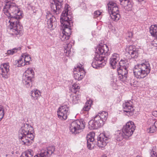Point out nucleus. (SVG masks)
Instances as JSON below:
<instances>
[{
    "mask_svg": "<svg viewBox=\"0 0 157 157\" xmlns=\"http://www.w3.org/2000/svg\"><path fill=\"white\" fill-rule=\"evenodd\" d=\"M3 13L10 18L9 28L16 35H20L22 26L19 20L22 17V13L14 3H7L3 8Z\"/></svg>",
    "mask_w": 157,
    "mask_h": 157,
    "instance_id": "1",
    "label": "nucleus"
},
{
    "mask_svg": "<svg viewBox=\"0 0 157 157\" xmlns=\"http://www.w3.org/2000/svg\"><path fill=\"white\" fill-rule=\"evenodd\" d=\"M70 9L69 6L66 5L61 16L60 22L63 29L60 38L62 41L68 40L71 33V28L73 25V22L72 21L71 13Z\"/></svg>",
    "mask_w": 157,
    "mask_h": 157,
    "instance_id": "2",
    "label": "nucleus"
},
{
    "mask_svg": "<svg viewBox=\"0 0 157 157\" xmlns=\"http://www.w3.org/2000/svg\"><path fill=\"white\" fill-rule=\"evenodd\" d=\"M94 59L92 63L93 67L98 68L104 66L106 63V57L103 55L107 56L109 55L108 46L105 44L100 45L96 49Z\"/></svg>",
    "mask_w": 157,
    "mask_h": 157,
    "instance_id": "3",
    "label": "nucleus"
},
{
    "mask_svg": "<svg viewBox=\"0 0 157 157\" xmlns=\"http://www.w3.org/2000/svg\"><path fill=\"white\" fill-rule=\"evenodd\" d=\"M33 130L32 127L27 124L20 129L18 137L23 144L29 145L32 143L34 137L32 132Z\"/></svg>",
    "mask_w": 157,
    "mask_h": 157,
    "instance_id": "4",
    "label": "nucleus"
},
{
    "mask_svg": "<svg viewBox=\"0 0 157 157\" xmlns=\"http://www.w3.org/2000/svg\"><path fill=\"white\" fill-rule=\"evenodd\" d=\"M108 113L105 111L100 112L94 117V120L89 122V128L90 129H97L102 126L107 120Z\"/></svg>",
    "mask_w": 157,
    "mask_h": 157,
    "instance_id": "5",
    "label": "nucleus"
},
{
    "mask_svg": "<svg viewBox=\"0 0 157 157\" xmlns=\"http://www.w3.org/2000/svg\"><path fill=\"white\" fill-rule=\"evenodd\" d=\"M150 64L148 62L138 64L133 68V72L135 77L139 79L144 78L150 73Z\"/></svg>",
    "mask_w": 157,
    "mask_h": 157,
    "instance_id": "6",
    "label": "nucleus"
},
{
    "mask_svg": "<svg viewBox=\"0 0 157 157\" xmlns=\"http://www.w3.org/2000/svg\"><path fill=\"white\" fill-rule=\"evenodd\" d=\"M34 73L31 68H28L24 73L22 77V82L28 88L32 86V82L34 77Z\"/></svg>",
    "mask_w": 157,
    "mask_h": 157,
    "instance_id": "7",
    "label": "nucleus"
},
{
    "mask_svg": "<svg viewBox=\"0 0 157 157\" xmlns=\"http://www.w3.org/2000/svg\"><path fill=\"white\" fill-rule=\"evenodd\" d=\"M108 10L111 19L113 21H117L120 17L119 13V9L116 4L113 2H109L108 4Z\"/></svg>",
    "mask_w": 157,
    "mask_h": 157,
    "instance_id": "8",
    "label": "nucleus"
},
{
    "mask_svg": "<svg viewBox=\"0 0 157 157\" xmlns=\"http://www.w3.org/2000/svg\"><path fill=\"white\" fill-rule=\"evenodd\" d=\"M85 127V122L82 120H77L71 122L70 125V130L72 133L76 134Z\"/></svg>",
    "mask_w": 157,
    "mask_h": 157,
    "instance_id": "9",
    "label": "nucleus"
},
{
    "mask_svg": "<svg viewBox=\"0 0 157 157\" xmlns=\"http://www.w3.org/2000/svg\"><path fill=\"white\" fill-rule=\"evenodd\" d=\"M69 105L67 102H65L59 107L57 111L58 117L61 120H65L69 113Z\"/></svg>",
    "mask_w": 157,
    "mask_h": 157,
    "instance_id": "10",
    "label": "nucleus"
},
{
    "mask_svg": "<svg viewBox=\"0 0 157 157\" xmlns=\"http://www.w3.org/2000/svg\"><path fill=\"white\" fill-rule=\"evenodd\" d=\"M136 126L133 122L129 121L124 126L122 132L125 135V139H128L133 134L135 129Z\"/></svg>",
    "mask_w": 157,
    "mask_h": 157,
    "instance_id": "11",
    "label": "nucleus"
},
{
    "mask_svg": "<svg viewBox=\"0 0 157 157\" xmlns=\"http://www.w3.org/2000/svg\"><path fill=\"white\" fill-rule=\"evenodd\" d=\"M111 136L109 132H105L101 135L98 138L97 144L100 148H104L110 141Z\"/></svg>",
    "mask_w": 157,
    "mask_h": 157,
    "instance_id": "12",
    "label": "nucleus"
},
{
    "mask_svg": "<svg viewBox=\"0 0 157 157\" xmlns=\"http://www.w3.org/2000/svg\"><path fill=\"white\" fill-rule=\"evenodd\" d=\"M85 72L81 64L77 65L74 69V77L76 80L79 81L82 79L85 75Z\"/></svg>",
    "mask_w": 157,
    "mask_h": 157,
    "instance_id": "13",
    "label": "nucleus"
},
{
    "mask_svg": "<svg viewBox=\"0 0 157 157\" xmlns=\"http://www.w3.org/2000/svg\"><path fill=\"white\" fill-rule=\"evenodd\" d=\"M50 4L51 9L56 14H59L62 7L63 0H52Z\"/></svg>",
    "mask_w": 157,
    "mask_h": 157,
    "instance_id": "14",
    "label": "nucleus"
},
{
    "mask_svg": "<svg viewBox=\"0 0 157 157\" xmlns=\"http://www.w3.org/2000/svg\"><path fill=\"white\" fill-rule=\"evenodd\" d=\"M133 103L131 100L125 102L123 104L124 111L126 112L128 116L132 115L134 113V110L132 106Z\"/></svg>",
    "mask_w": 157,
    "mask_h": 157,
    "instance_id": "15",
    "label": "nucleus"
},
{
    "mask_svg": "<svg viewBox=\"0 0 157 157\" xmlns=\"http://www.w3.org/2000/svg\"><path fill=\"white\" fill-rule=\"evenodd\" d=\"M55 149L54 146H49L47 149L42 150L40 154L35 155L34 157H48L53 153Z\"/></svg>",
    "mask_w": 157,
    "mask_h": 157,
    "instance_id": "16",
    "label": "nucleus"
},
{
    "mask_svg": "<svg viewBox=\"0 0 157 157\" xmlns=\"http://www.w3.org/2000/svg\"><path fill=\"white\" fill-rule=\"evenodd\" d=\"M46 18L48 19L47 24L49 28L52 30L54 29L56 27L57 22L55 17L49 13L46 15Z\"/></svg>",
    "mask_w": 157,
    "mask_h": 157,
    "instance_id": "17",
    "label": "nucleus"
},
{
    "mask_svg": "<svg viewBox=\"0 0 157 157\" xmlns=\"http://www.w3.org/2000/svg\"><path fill=\"white\" fill-rule=\"evenodd\" d=\"M9 64L8 63H3L1 65L0 67V74L2 77L7 78L9 76L8 73L9 71Z\"/></svg>",
    "mask_w": 157,
    "mask_h": 157,
    "instance_id": "18",
    "label": "nucleus"
},
{
    "mask_svg": "<svg viewBox=\"0 0 157 157\" xmlns=\"http://www.w3.org/2000/svg\"><path fill=\"white\" fill-rule=\"evenodd\" d=\"M120 57L119 54L117 53H113L110 59V64L113 69H115L118 67L119 61Z\"/></svg>",
    "mask_w": 157,
    "mask_h": 157,
    "instance_id": "19",
    "label": "nucleus"
},
{
    "mask_svg": "<svg viewBox=\"0 0 157 157\" xmlns=\"http://www.w3.org/2000/svg\"><path fill=\"white\" fill-rule=\"evenodd\" d=\"M127 68H117V71L118 75V78L119 79L122 81H126L128 77Z\"/></svg>",
    "mask_w": 157,
    "mask_h": 157,
    "instance_id": "20",
    "label": "nucleus"
},
{
    "mask_svg": "<svg viewBox=\"0 0 157 157\" xmlns=\"http://www.w3.org/2000/svg\"><path fill=\"white\" fill-rule=\"evenodd\" d=\"M126 51L131 56L132 58H136L138 56V49L133 46H127L126 48Z\"/></svg>",
    "mask_w": 157,
    "mask_h": 157,
    "instance_id": "21",
    "label": "nucleus"
},
{
    "mask_svg": "<svg viewBox=\"0 0 157 157\" xmlns=\"http://www.w3.org/2000/svg\"><path fill=\"white\" fill-rule=\"evenodd\" d=\"M120 4L123 5L125 9L128 11L131 10L132 6V2L130 0H119Z\"/></svg>",
    "mask_w": 157,
    "mask_h": 157,
    "instance_id": "22",
    "label": "nucleus"
},
{
    "mask_svg": "<svg viewBox=\"0 0 157 157\" xmlns=\"http://www.w3.org/2000/svg\"><path fill=\"white\" fill-rule=\"evenodd\" d=\"M115 137L117 140L121 141L124 138L125 139V135L123 133L122 131L118 130L117 131L115 134Z\"/></svg>",
    "mask_w": 157,
    "mask_h": 157,
    "instance_id": "23",
    "label": "nucleus"
},
{
    "mask_svg": "<svg viewBox=\"0 0 157 157\" xmlns=\"http://www.w3.org/2000/svg\"><path fill=\"white\" fill-rule=\"evenodd\" d=\"M150 32L151 35L157 37V25H153L150 28Z\"/></svg>",
    "mask_w": 157,
    "mask_h": 157,
    "instance_id": "24",
    "label": "nucleus"
},
{
    "mask_svg": "<svg viewBox=\"0 0 157 157\" xmlns=\"http://www.w3.org/2000/svg\"><path fill=\"white\" fill-rule=\"evenodd\" d=\"M119 67L117 68H127L128 67V63L126 60H121L119 63Z\"/></svg>",
    "mask_w": 157,
    "mask_h": 157,
    "instance_id": "25",
    "label": "nucleus"
},
{
    "mask_svg": "<svg viewBox=\"0 0 157 157\" xmlns=\"http://www.w3.org/2000/svg\"><path fill=\"white\" fill-rule=\"evenodd\" d=\"M33 155V151L29 149L25 152L23 153L20 157H32Z\"/></svg>",
    "mask_w": 157,
    "mask_h": 157,
    "instance_id": "26",
    "label": "nucleus"
},
{
    "mask_svg": "<svg viewBox=\"0 0 157 157\" xmlns=\"http://www.w3.org/2000/svg\"><path fill=\"white\" fill-rule=\"evenodd\" d=\"M21 48V47H18L9 50L7 51V53L8 55H13L14 54L17 53L18 51H20Z\"/></svg>",
    "mask_w": 157,
    "mask_h": 157,
    "instance_id": "27",
    "label": "nucleus"
},
{
    "mask_svg": "<svg viewBox=\"0 0 157 157\" xmlns=\"http://www.w3.org/2000/svg\"><path fill=\"white\" fill-rule=\"evenodd\" d=\"M92 102V101L90 100L86 102L82 110L86 111H88L90 109L91 105Z\"/></svg>",
    "mask_w": 157,
    "mask_h": 157,
    "instance_id": "28",
    "label": "nucleus"
},
{
    "mask_svg": "<svg viewBox=\"0 0 157 157\" xmlns=\"http://www.w3.org/2000/svg\"><path fill=\"white\" fill-rule=\"evenodd\" d=\"M95 136V133L94 132H91L89 133L86 136V139L87 141L91 142H94V137Z\"/></svg>",
    "mask_w": 157,
    "mask_h": 157,
    "instance_id": "29",
    "label": "nucleus"
},
{
    "mask_svg": "<svg viewBox=\"0 0 157 157\" xmlns=\"http://www.w3.org/2000/svg\"><path fill=\"white\" fill-rule=\"evenodd\" d=\"M31 96L32 97L35 99H37V98L40 96V93L39 90H36L31 91Z\"/></svg>",
    "mask_w": 157,
    "mask_h": 157,
    "instance_id": "30",
    "label": "nucleus"
},
{
    "mask_svg": "<svg viewBox=\"0 0 157 157\" xmlns=\"http://www.w3.org/2000/svg\"><path fill=\"white\" fill-rule=\"evenodd\" d=\"M80 98V96L79 95H75L73 96L71 98V101L73 104H76L78 103Z\"/></svg>",
    "mask_w": 157,
    "mask_h": 157,
    "instance_id": "31",
    "label": "nucleus"
},
{
    "mask_svg": "<svg viewBox=\"0 0 157 157\" xmlns=\"http://www.w3.org/2000/svg\"><path fill=\"white\" fill-rule=\"evenodd\" d=\"M79 88L80 87L79 85L75 83L70 87V90L72 92L75 93Z\"/></svg>",
    "mask_w": 157,
    "mask_h": 157,
    "instance_id": "32",
    "label": "nucleus"
},
{
    "mask_svg": "<svg viewBox=\"0 0 157 157\" xmlns=\"http://www.w3.org/2000/svg\"><path fill=\"white\" fill-rule=\"evenodd\" d=\"M24 60L26 63V65L29 64V62L31 60V57L28 54H25Z\"/></svg>",
    "mask_w": 157,
    "mask_h": 157,
    "instance_id": "33",
    "label": "nucleus"
},
{
    "mask_svg": "<svg viewBox=\"0 0 157 157\" xmlns=\"http://www.w3.org/2000/svg\"><path fill=\"white\" fill-rule=\"evenodd\" d=\"M17 62L18 66L19 67L24 66L26 65V63H25V61H24V59H23L21 58H20L17 61Z\"/></svg>",
    "mask_w": 157,
    "mask_h": 157,
    "instance_id": "34",
    "label": "nucleus"
},
{
    "mask_svg": "<svg viewBox=\"0 0 157 157\" xmlns=\"http://www.w3.org/2000/svg\"><path fill=\"white\" fill-rule=\"evenodd\" d=\"M5 114L4 109L2 106L0 105V121L3 118Z\"/></svg>",
    "mask_w": 157,
    "mask_h": 157,
    "instance_id": "35",
    "label": "nucleus"
},
{
    "mask_svg": "<svg viewBox=\"0 0 157 157\" xmlns=\"http://www.w3.org/2000/svg\"><path fill=\"white\" fill-rule=\"evenodd\" d=\"M94 142H91L88 141H87V147L89 149L91 150L94 148Z\"/></svg>",
    "mask_w": 157,
    "mask_h": 157,
    "instance_id": "36",
    "label": "nucleus"
},
{
    "mask_svg": "<svg viewBox=\"0 0 157 157\" xmlns=\"http://www.w3.org/2000/svg\"><path fill=\"white\" fill-rule=\"evenodd\" d=\"M71 44H67V46H66L67 47L65 48V50H64V53H66V54H68V55H69L70 54V52H71Z\"/></svg>",
    "mask_w": 157,
    "mask_h": 157,
    "instance_id": "37",
    "label": "nucleus"
},
{
    "mask_svg": "<svg viewBox=\"0 0 157 157\" xmlns=\"http://www.w3.org/2000/svg\"><path fill=\"white\" fill-rule=\"evenodd\" d=\"M150 157H157V154L155 149H152L150 152Z\"/></svg>",
    "mask_w": 157,
    "mask_h": 157,
    "instance_id": "38",
    "label": "nucleus"
},
{
    "mask_svg": "<svg viewBox=\"0 0 157 157\" xmlns=\"http://www.w3.org/2000/svg\"><path fill=\"white\" fill-rule=\"evenodd\" d=\"M101 12L99 10H97L94 13V17L95 18L99 17L101 15Z\"/></svg>",
    "mask_w": 157,
    "mask_h": 157,
    "instance_id": "39",
    "label": "nucleus"
},
{
    "mask_svg": "<svg viewBox=\"0 0 157 157\" xmlns=\"http://www.w3.org/2000/svg\"><path fill=\"white\" fill-rule=\"evenodd\" d=\"M156 128L155 127V125L151 127L149 129V132L150 133H153L155 131Z\"/></svg>",
    "mask_w": 157,
    "mask_h": 157,
    "instance_id": "40",
    "label": "nucleus"
},
{
    "mask_svg": "<svg viewBox=\"0 0 157 157\" xmlns=\"http://www.w3.org/2000/svg\"><path fill=\"white\" fill-rule=\"evenodd\" d=\"M152 114L153 116L157 117V111H153L152 113Z\"/></svg>",
    "mask_w": 157,
    "mask_h": 157,
    "instance_id": "41",
    "label": "nucleus"
},
{
    "mask_svg": "<svg viewBox=\"0 0 157 157\" xmlns=\"http://www.w3.org/2000/svg\"><path fill=\"white\" fill-rule=\"evenodd\" d=\"M128 34H129L128 37L129 38L132 37L133 36L132 33L131 32H128Z\"/></svg>",
    "mask_w": 157,
    "mask_h": 157,
    "instance_id": "42",
    "label": "nucleus"
},
{
    "mask_svg": "<svg viewBox=\"0 0 157 157\" xmlns=\"http://www.w3.org/2000/svg\"><path fill=\"white\" fill-rule=\"evenodd\" d=\"M3 6V2L1 0H0V6L2 7Z\"/></svg>",
    "mask_w": 157,
    "mask_h": 157,
    "instance_id": "43",
    "label": "nucleus"
},
{
    "mask_svg": "<svg viewBox=\"0 0 157 157\" xmlns=\"http://www.w3.org/2000/svg\"><path fill=\"white\" fill-rule=\"evenodd\" d=\"M154 125L155 126V127L157 128V121H155L154 123Z\"/></svg>",
    "mask_w": 157,
    "mask_h": 157,
    "instance_id": "44",
    "label": "nucleus"
},
{
    "mask_svg": "<svg viewBox=\"0 0 157 157\" xmlns=\"http://www.w3.org/2000/svg\"><path fill=\"white\" fill-rule=\"evenodd\" d=\"M13 0H6L7 3H10L9 2L11 1H13Z\"/></svg>",
    "mask_w": 157,
    "mask_h": 157,
    "instance_id": "45",
    "label": "nucleus"
},
{
    "mask_svg": "<svg viewBox=\"0 0 157 157\" xmlns=\"http://www.w3.org/2000/svg\"><path fill=\"white\" fill-rule=\"evenodd\" d=\"M102 157H107V156L105 154H104L102 155Z\"/></svg>",
    "mask_w": 157,
    "mask_h": 157,
    "instance_id": "46",
    "label": "nucleus"
},
{
    "mask_svg": "<svg viewBox=\"0 0 157 157\" xmlns=\"http://www.w3.org/2000/svg\"><path fill=\"white\" fill-rule=\"evenodd\" d=\"M139 2H141L144 1V0H137Z\"/></svg>",
    "mask_w": 157,
    "mask_h": 157,
    "instance_id": "47",
    "label": "nucleus"
},
{
    "mask_svg": "<svg viewBox=\"0 0 157 157\" xmlns=\"http://www.w3.org/2000/svg\"><path fill=\"white\" fill-rule=\"evenodd\" d=\"M136 157H141L140 156H137Z\"/></svg>",
    "mask_w": 157,
    "mask_h": 157,
    "instance_id": "48",
    "label": "nucleus"
},
{
    "mask_svg": "<svg viewBox=\"0 0 157 157\" xmlns=\"http://www.w3.org/2000/svg\"><path fill=\"white\" fill-rule=\"evenodd\" d=\"M1 7H2L0 6V10H1Z\"/></svg>",
    "mask_w": 157,
    "mask_h": 157,
    "instance_id": "49",
    "label": "nucleus"
}]
</instances>
